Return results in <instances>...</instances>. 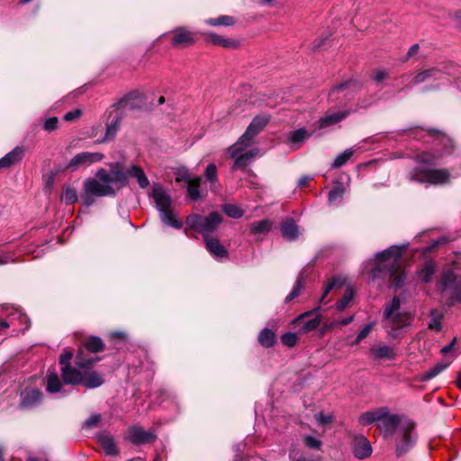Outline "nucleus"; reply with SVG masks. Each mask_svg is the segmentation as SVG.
Here are the masks:
<instances>
[{
    "mask_svg": "<svg viewBox=\"0 0 461 461\" xmlns=\"http://www.w3.org/2000/svg\"><path fill=\"white\" fill-rule=\"evenodd\" d=\"M438 157L434 154L424 152L417 156V160L420 166L416 167L409 173V179L411 181L430 184V185H443L449 181L450 175L446 169H431L427 168L425 165L433 164Z\"/></svg>",
    "mask_w": 461,
    "mask_h": 461,
    "instance_id": "20e7f679",
    "label": "nucleus"
},
{
    "mask_svg": "<svg viewBox=\"0 0 461 461\" xmlns=\"http://www.w3.org/2000/svg\"><path fill=\"white\" fill-rule=\"evenodd\" d=\"M345 283V279L343 277H333L331 278L327 285L324 288L323 294L321 297L320 298V302L322 303L325 299V297L330 294V292L335 287V286H341Z\"/></svg>",
    "mask_w": 461,
    "mask_h": 461,
    "instance_id": "4c0bfd02",
    "label": "nucleus"
},
{
    "mask_svg": "<svg viewBox=\"0 0 461 461\" xmlns=\"http://www.w3.org/2000/svg\"><path fill=\"white\" fill-rule=\"evenodd\" d=\"M258 341L265 348L272 347L276 342L275 333L271 330L265 328L258 335Z\"/></svg>",
    "mask_w": 461,
    "mask_h": 461,
    "instance_id": "c9c22d12",
    "label": "nucleus"
},
{
    "mask_svg": "<svg viewBox=\"0 0 461 461\" xmlns=\"http://www.w3.org/2000/svg\"><path fill=\"white\" fill-rule=\"evenodd\" d=\"M274 227L273 221L264 219L261 221H253L249 224V232L251 235L263 239L267 235Z\"/></svg>",
    "mask_w": 461,
    "mask_h": 461,
    "instance_id": "a211bd4d",
    "label": "nucleus"
},
{
    "mask_svg": "<svg viewBox=\"0 0 461 461\" xmlns=\"http://www.w3.org/2000/svg\"><path fill=\"white\" fill-rule=\"evenodd\" d=\"M80 114H81L80 110H74V111L67 113L64 115V120L68 121V122L73 121V120L78 118L80 116Z\"/></svg>",
    "mask_w": 461,
    "mask_h": 461,
    "instance_id": "680f3d73",
    "label": "nucleus"
},
{
    "mask_svg": "<svg viewBox=\"0 0 461 461\" xmlns=\"http://www.w3.org/2000/svg\"><path fill=\"white\" fill-rule=\"evenodd\" d=\"M414 427L413 422H404L400 433L395 437V454L398 457L405 455L412 447L416 440Z\"/></svg>",
    "mask_w": 461,
    "mask_h": 461,
    "instance_id": "6e6552de",
    "label": "nucleus"
},
{
    "mask_svg": "<svg viewBox=\"0 0 461 461\" xmlns=\"http://www.w3.org/2000/svg\"><path fill=\"white\" fill-rule=\"evenodd\" d=\"M222 210L229 217L233 219H240L243 215V211L234 204H224Z\"/></svg>",
    "mask_w": 461,
    "mask_h": 461,
    "instance_id": "79ce46f5",
    "label": "nucleus"
},
{
    "mask_svg": "<svg viewBox=\"0 0 461 461\" xmlns=\"http://www.w3.org/2000/svg\"><path fill=\"white\" fill-rule=\"evenodd\" d=\"M419 50V45L418 44H413L411 46V48L409 49L408 52H407V59L411 58V56L415 55Z\"/></svg>",
    "mask_w": 461,
    "mask_h": 461,
    "instance_id": "69168bd1",
    "label": "nucleus"
},
{
    "mask_svg": "<svg viewBox=\"0 0 461 461\" xmlns=\"http://www.w3.org/2000/svg\"><path fill=\"white\" fill-rule=\"evenodd\" d=\"M352 298L353 291L350 288H348L342 296V298L336 303L337 310L339 312L343 311L351 302Z\"/></svg>",
    "mask_w": 461,
    "mask_h": 461,
    "instance_id": "49530a36",
    "label": "nucleus"
},
{
    "mask_svg": "<svg viewBox=\"0 0 461 461\" xmlns=\"http://www.w3.org/2000/svg\"><path fill=\"white\" fill-rule=\"evenodd\" d=\"M386 77V73L384 72V71H378L375 73V80L376 82H381L382 80H384V78Z\"/></svg>",
    "mask_w": 461,
    "mask_h": 461,
    "instance_id": "774afa93",
    "label": "nucleus"
},
{
    "mask_svg": "<svg viewBox=\"0 0 461 461\" xmlns=\"http://www.w3.org/2000/svg\"><path fill=\"white\" fill-rule=\"evenodd\" d=\"M104 158V155L99 152H81L77 154L68 163L67 168L71 171H77L80 167H86L90 165L101 161Z\"/></svg>",
    "mask_w": 461,
    "mask_h": 461,
    "instance_id": "9b49d317",
    "label": "nucleus"
},
{
    "mask_svg": "<svg viewBox=\"0 0 461 461\" xmlns=\"http://www.w3.org/2000/svg\"><path fill=\"white\" fill-rule=\"evenodd\" d=\"M369 354L375 361L383 359L393 360L396 356L395 349L387 345H375L370 348Z\"/></svg>",
    "mask_w": 461,
    "mask_h": 461,
    "instance_id": "f3484780",
    "label": "nucleus"
},
{
    "mask_svg": "<svg viewBox=\"0 0 461 461\" xmlns=\"http://www.w3.org/2000/svg\"><path fill=\"white\" fill-rule=\"evenodd\" d=\"M372 453V447L369 441L363 436L356 438L354 447V455L358 459L368 457Z\"/></svg>",
    "mask_w": 461,
    "mask_h": 461,
    "instance_id": "393cba45",
    "label": "nucleus"
},
{
    "mask_svg": "<svg viewBox=\"0 0 461 461\" xmlns=\"http://www.w3.org/2000/svg\"><path fill=\"white\" fill-rule=\"evenodd\" d=\"M404 422H412L411 420L401 417L397 414H389V412L383 418L379 423V428L388 435L400 433L402 426Z\"/></svg>",
    "mask_w": 461,
    "mask_h": 461,
    "instance_id": "f8f14e48",
    "label": "nucleus"
},
{
    "mask_svg": "<svg viewBox=\"0 0 461 461\" xmlns=\"http://www.w3.org/2000/svg\"><path fill=\"white\" fill-rule=\"evenodd\" d=\"M448 366L447 364H438L432 368H430L424 375L425 379H432L437 376L439 373L445 370Z\"/></svg>",
    "mask_w": 461,
    "mask_h": 461,
    "instance_id": "8fccbe9b",
    "label": "nucleus"
},
{
    "mask_svg": "<svg viewBox=\"0 0 461 461\" xmlns=\"http://www.w3.org/2000/svg\"><path fill=\"white\" fill-rule=\"evenodd\" d=\"M58 123H59V121H58L57 117H50L45 121L44 129L49 131H53L57 128Z\"/></svg>",
    "mask_w": 461,
    "mask_h": 461,
    "instance_id": "4d7b16f0",
    "label": "nucleus"
},
{
    "mask_svg": "<svg viewBox=\"0 0 461 461\" xmlns=\"http://www.w3.org/2000/svg\"><path fill=\"white\" fill-rule=\"evenodd\" d=\"M24 150L21 147L14 148L0 159V168L9 167L18 163L23 157Z\"/></svg>",
    "mask_w": 461,
    "mask_h": 461,
    "instance_id": "a878e982",
    "label": "nucleus"
},
{
    "mask_svg": "<svg viewBox=\"0 0 461 461\" xmlns=\"http://www.w3.org/2000/svg\"><path fill=\"white\" fill-rule=\"evenodd\" d=\"M140 96V94L138 92L130 93L129 95H125L120 102L117 104L119 108L123 109H133L134 106L131 104V100H135Z\"/></svg>",
    "mask_w": 461,
    "mask_h": 461,
    "instance_id": "a18cd8bd",
    "label": "nucleus"
},
{
    "mask_svg": "<svg viewBox=\"0 0 461 461\" xmlns=\"http://www.w3.org/2000/svg\"><path fill=\"white\" fill-rule=\"evenodd\" d=\"M72 357V351L66 349L59 357V364L61 366V376L64 384L75 385V383L80 380V376L79 371L70 366Z\"/></svg>",
    "mask_w": 461,
    "mask_h": 461,
    "instance_id": "1a4fd4ad",
    "label": "nucleus"
},
{
    "mask_svg": "<svg viewBox=\"0 0 461 461\" xmlns=\"http://www.w3.org/2000/svg\"><path fill=\"white\" fill-rule=\"evenodd\" d=\"M152 197L158 212H164L171 208V196L160 184H155L153 185Z\"/></svg>",
    "mask_w": 461,
    "mask_h": 461,
    "instance_id": "ddd939ff",
    "label": "nucleus"
},
{
    "mask_svg": "<svg viewBox=\"0 0 461 461\" xmlns=\"http://www.w3.org/2000/svg\"><path fill=\"white\" fill-rule=\"evenodd\" d=\"M97 441L107 455L117 454L116 446L112 435L108 432L103 431L97 435Z\"/></svg>",
    "mask_w": 461,
    "mask_h": 461,
    "instance_id": "bb28decb",
    "label": "nucleus"
},
{
    "mask_svg": "<svg viewBox=\"0 0 461 461\" xmlns=\"http://www.w3.org/2000/svg\"><path fill=\"white\" fill-rule=\"evenodd\" d=\"M42 393L39 389H25L21 393L20 405L23 409H31L41 403Z\"/></svg>",
    "mask_w": 461,
    "mask_h": 461,
    "instance_id": "2eb2a0df",
    "label": "nucleus"
},
{
    "mask_svg": "<svg viewBox=\"0 0 461 461\" xmlns=\"http://www.w3.org/2000/svg\"><path fill=\"white\" fill-rule=\"evenodd\" d=\"M79 376L80 380L75 383V384H83L89 389L97 388L104 383V376L97 371H90L85 375L79 371Z\"/></svg>",
    "mask_w": 461,
    "mask_h": 461,
    "instance_id": "dca6fc26",
    "label": "nucleus"
},
{
    "mask_svg": "<svg viewBox=\"0 0 461 461\" xmlns=\"http://www.w3.org/2000/svg\"><path fill=\"white\" fill-rule=\"evenodd\" d=\"M388 413V408L382 407L375 409L371 411H366L363 414H361L358 418V421L363 426H368L370 424H373L375 422H379L386 414Z\"/></svg>",
    "mask_w": 461,
    "mask_h": 461,
    "instance_id": "aec40b11",
    "label": "nucleus"
},
{
    "mask_svg": "<svg viewBox=\"0 0 461 461\" xmlns=\"http://www.w3.org/2000/svg\"><path fill=\"white\" fill-rule=\"evenodd\" d=\"M373 326H374V322H369V323L366 324L364 326V328L358 333L359 339H366L369 335L371 330L373 329Z\"/></svg>",
    "mask_w": 461,
    "mask_h": 461,
    "instance_id": "052dcab7",
    "label": "nucleus"
},
{
    "mask_svg": "<svg viewBox=\"0 0 461 461\" xmlns=\"http://www.w3.org/2000/svg\"><path fill=\"white\" fill-rule=\"evenodd\" d=\"M95 178H88L84 183V203L87 206L94 203L95 196L114 195L127 184V176L120 169L106 170L100 168Z\"/></svg>",
    "mask_w": 461,
    "mask_h": 461,
    "instance_id": "f03ea898",
    "label": "nucleus"
},
{
    "mask_svg": "<svg viewBox=\"0 0 461 461\" xmlns=\"http://www.w3.org/2000/svg\"><path fill=\"white\" fill-rule=\"evenodd\" d=\"M303 279L302 277H298L296 282H295V285L293 288V290L291 291V293L285 297V302L286 303H289L291 302L293 299H294L295 297H297L302 289H303Z\"/></svg>",
    "mask_w": 461,
    "mask_h": 461,
    "instance_id": "09e8293b",
    "label": "nucleus"
},
{
    "mask_svg": "<svg viewBox=\"0 0 461 461\" xmlns=\"http://www.w3.org/2000/svg\"><path fill=\"white\" fill-rule=\"evenodd\" d=\"M62 199L67 204H73L77 201V193L76 189L67 187L62 194Z\"/></svg>",
    "mask_w": 461,
    "mask_h": 461,
    "instance_id": "de8ad7c7",
    "label": "nucleus"
},
{
    "mask_svg": "<svg viewBox=\"0 0 461 461\" xmlns=\"http://www.w3.org/2000/svg\"><path fill=\"white\" fill-rule=\"evenodd\" d=\"M193 177H190L186 168H179L176 174V182L185 181L188 183Z\"/></svg>",
    "mask_w": 461,
    "mask_h": 461,
    "instance_id": "5fc2aeb1",
    "label": "nucleus"
},
{
    "mask_svg": "<svg viewBox=\"0 0 461 461\" xmlns=\"http://www.w3.org/2000/svg\"><path fill=\"white\" fill-rule=\"evenodd\" d=\"M206 23L212 26H230L235 23V20L231 16L221 15L216 19H208Z\"/></svg>",
    "mask_w": 461,
    "mask_h": 461,
    "instance_id": "ea45409f",
    "label": "nucleus"
},
{
    "mask_svg": "<svg viewBox=\"0 0 461 461\" xmlns=\"http://www.w3.org/2000/svg\"><path fill=\"white\" fill-rule=\"evenodd\" d=\"M201 182H202V178L200 176H195V177H193L187 183V194L194 201H197L201 197V194H200Z\"/></svg>",
    "mask_w": 461,
    "mask_h": 461,
    "instance_id": "473e14b6",
    "label": "nucleus"
},
{
    "mask_svg": "<svg viewBox=\"0 0 461 461\" xmlns=\"http://www.w3.org/2000/svg\"><path fill=\"white\" fill-rule=\"evenodd\" d=\"M407 245L391 246L382 252H378L375 258L369 260L371 267L370 276L373 281L382 278L392 280L393 285L399 288L405 281V272L402 270L400 259Z\"/></svg>",
    "mask_w": 461,
    "mask_h": 461,
    "instance_id": "f257e3e1",
    "label": "nucleus"
},
{
    "mask_svg": "<svg viewBox=\"0 0 461 461\" xmlns=\"http://www.w3.org/2000/svg\"><path fill=\"white\" fill-rule=\"evenodd\" d=\"M430 321L429 322V328L439 331L441 330V319L442 314L436 309H433L429 312Z\"/></svg>",
    "mask_w": 461,
    "mask_h": 461,
    "instance_id": "58836bf2",
    "label": "nucleus"
},
{
    "mask_svg": "<svg viewBox=\"0 0 461 461\" xmlns=\"http://www.w3.org/2000/svg\"><path fill=\"white\" fill-rule=\"evenodd\" d=\"M161 221L175 229H181L182 223L176 219V217L173 214L171 208L167 209L164 212H159Z\"/></svg>",
    "mask_w": 461,
    "mask_h": 461,
    "instance_id": "f704fd0d",
    "label": "nucleus"
},
{
    "mask_svg": "<svg viewBox=\"0 0 461 461\" xmlns=\"http://www.w3.org/2000/svg\"><path fill=\"white\" fill-rule=\"evenodd\" d=\"M443 76H444L443 73H441L439 70H438L436 68H430V69H428V70H425V71H422V72L417 74L412 78V82H413V84H420V83H423V82L430 80V79H433V80L441 79L443 77Z\"/></svg>",
    "mask_w": 461,
    "mask_h": 461,
    "instance_id": "c756f323",
    "label": "nucleus"
},
{
    "mask_svg": "<svg viewBox=\"0 0 461 461\" xmlns=\"http://www.w3.org/2000/svg\"><path fill=\"white\" fill-rule=\"evenodd\" d=\"M434 274V265L432 262H427L422 269L419 273L420 278L425 282L428 283L430 281L432 276Z\"/></svg>",
    "mask_w": 461,
    "mask_h": 461,
    "instance_id": "a19ab883",
    "label": "nucleus"
},
{
    "mask_svg": "<svg viewBox=\"0 0 461 461\" xmlns=\"http://www.w3.org/2000/svg\"><path fill=\"white\" fill-rule=\"evenodd\" d=\"M63 379L60 380L58 374L54 372L48 373L46 375V391L50 393L61 392Z\"/></svg>",
    "mask_w": 461,
    "mask_h": 461,
    "instance_id": "cd10ccee",
    "label": "nucleus"
},
{
    "mask_svg": "<svg viewBox=\"0 0 461 461\" xmlns=\"http://www.w3.org/2000/svg\"><path fill=\"white\" fill-rule=\"evenodd\" d=\"M9 318H10L11 321H12L13 320L16 319V318H17V319H18L22 323H26V322L28 321V318H27L24 314H23V313H21V312H15V313H12V314L10 315V317H9Z\"/></svg>",
    "mask_w": 461,
    "mask_h": 461,
    "instance_id": "e2e57ef3",
    "label": "nucleus"
},
{
    "mask_svg": "<svg viewBox=\"0 0 461 461\" xmlns=\"http://www.w3.org/2000/svg\"><path fill=\"white\" fill-rule=\"evenodd\" d=\"M281 341L287 347H294L297 342V336L293 332H287L281 337Z\"/></svg>",
    "mask_w": 461,
    "mask_h": 461,
    "instance_id": "3c124183",
    "label": "nucleus"
},
{
    "mask_svg": "<svg viewBox=\"0 0 461 461\" xmlns=\"http://www.w3.org/2000/svg\"><path fill=\"white\" fill-rule=\"evenodd\" d=\"M258 149H250L249 151L242 150L239 152L235 157L234 164L231 167L232 171L240 169L244 170L247 166L252 161V159L257 156Z\"/></svg>",
    "mask_w": 461,
    "mask_h": 461,
    "instance_id": "4be33fe9",
    "label": "nucleus"
},
{
    "mask_svg": "<svg viewBox=\"0 0 461 461\" xmlns=\"http://www.w3.org/2000/svg\"><path fill=\"white\" fill-rule=\"evenodd\" d=\"M438 289L441 292L449 293L452 296L461 294V277L456 276L451 270L443 272L438 283Z\"/></svg>",
    "mask_w": 461,
    "mask_h": 461,
    "instance_id": "9d476101",
    "label": "nucleus"
},
{
    "mask_svg": "<svg viewBox=\"0 0 461 461\" xmlns=\"http://www.w3.org/2000/svg\"><path fill=\"white\" fill-rule=\"evenodd\" d=\"M104 348L103 340L99 337L88 338L83 346L78 348L75 363L78 368L88 369L100 360L99 357H87L86 351L91 353L101 352Z\"/></svg>",
    "mask_w": 461,
    "mask_h": 461,
    "instance_id": "0eeeda50",
    "label": "nucleus"
},
{
    "mask_svg": "<svg viewBox=\"0 0 461 461\" xmlns=\"http://www.w3.org/2000/svg\"><path fill=\"white\" fill-rule=\"evenodd\" d=\"M194 42L193 33L184 27H178L173 32L171 43L174 46H189Z\"/></svg>",
    "mask_w": 461,
    "mask_h": 461,
    "instance_id": "6ab92c4d",
    "label": "nucleus"
},
{
    "mask_svg": "<svg viewBox=\"0 0 461 461\" xmlns=\"http://www.w3.org/2000/svg\"><path fill=\"white\" fill-rule=\"evenodd\" d=\"M309 315H310V313L306 312L304 314L300 315L296 319V321L302 323L301 330L303 332H309V331L314 330L321 324V319L319 316H315L310 320H305L306 317H308Z\"/></svg>",
    "mask_w": 461,
    "mask_h": 461,
    "instance_id": "c85d7f7f",
    "label": "nucleus"
},
{
    "mask_svg": "<svg viewBox=\"0 0 461 461\" xmlns=\"http://www.w3.org/2000/svg\"><path fill=\"white\" fill-rule=\"evenodd\" d=\"M352 155H353L352 149H347L344 152L339 154L335 158V159L332 163V167H336V168L342 167L348 161V159L351 158Z\"/></svg>",
    "mask_w": 461,
    "mask_h": 461,
    "instance_id": "37998d69",
    "label": "nucleus"
},
{
    "mask_svg": "<svg viewBox=\"0 0 461 461\" xmlns=\"http://www.w3.org/2000/svg\"><path fill=\"white\" fill-rule=\"evenodd\" d=\"M128 175L130 176L135 177L140 187L141 188H146L149 184V179L146 176L144 171L140 167L132 166L128 170Z\"/></svg>",
    "mask_w": 461,
    "mask_h": 461,
    "instance_id": "72a5a7b5",
    "label": "nucleus"
},
{
    "mask_svg": "<svg viewBox=\"0 0 461 461\" xmlns=\"http://www.w3.org/2000/svg\"><path fill=\"white\" fill-rule=\"evenodd\" d=\"M223 37L214 34V33H208L206 35V41L210 43H212L214 45L221 46Z\"/></svg>",
    "mask_w": 461,
    "mask_h": 461,
    "instance_id": "13d9d810",
    "label": "nucleus"
},
{
    "mask_svg": "<svg viewBox=\"0 0 461 461\" xmlns=\"http://www.w3.org/2000/svg\"><path fill=\"white\" fill-rule=\"evenodd\" d=\"M447 242V240L446 238L442 237V238H439L437 240H434L433 243L431 244V246H429L427 250H431L432 249L438 247V245L442 244V243H446Z\"/></svg>",
    "mask_w": 461,
    "mask_h": 461,
    "instance_id": "0e129e2a",
    "label": "nucleus"
},
{
    "mask_svg": "<svg viewBox=\"0 0 461 461\" xmlns=\"http://www.w3.org/2000/svg\"><path fill=\"white\" fill-rule=\"evenodd\" d=\"M345 193V188L341 184H338L329 193V203L334 204L342 200Z\"/></svg>",
    "mask_w": 461,
    "mask_h": 461,
    "instance_id": "e433bc0d",
    "label": "nucleus"
},
{
    "mask_svg": "<svg viewBox=\"0 0 461 461\" xmlns=\"http://www.w3.org/2000/svg\"><path fill=\"white\" fill-rule=\"evenodd\" d=\"M204 177L207 181L212 183L211 188L212 189L217 184V167L214 164L212 163L206 167Z\"/></svg>",
    "mask_w": 461,
    "mask_h": 461,
    "instance_id": "c03bdc74",
    "label": "nucleus"
},
{
    "mask_svg": "<svg viewBox=\"0 0 461 461\" xmlns=\"http://www.w3.org/2000/svg\"><path fill=\"white\" fill-rule=\"evenodd\" d=\"M221 46L228 49H235L239 46V41L233 39H222Z\"/></svg>",
    "mask_w": 461,
    "mask_h": 461,
    "instance_id": "bf43d9fd",
    "label": "nucleus"
},
{
    "mask_svg": "<svg viewBox=\"0 0 461 461\" xmlns=\"http://www.w3.org/2000/svg\"><path fill=\"white\" fill-rule=\"evenodd\" d=\"M128 439L134 445L153 442L157 436L154 432L144 430L140 427H132L128 431Z\"/></svg>",
    "mask_w": 461,
    "mask_h": 461,
    "instance_id": "4468645a",
    "label": "nucleus"
},
{
    "mask_svg": "<svg viewBox=\"0 0 461 461\" xmlns=\"http://www.w3.org/2000/svg\"><path fill=\"white\" fill-rule=\"evenodd\" d=\"M354 320V315H351L349 317H347V318H342L340 320H339L337 322L339 324V325H348L349 324L350 322H352Z\"/></svg>",
    "mask_w": 461,
    "mask_h": 461,
    "instance_id": "338daca9",
    "label": "nucleus"
},
{
    "mask_svg": "<svg viewBox=\"0 0 461 461\" xmlns=\"http://www.w3.org/2000/svg\"><path fill=\"white\" fill-rule=\"evenodd\" d=\"M348 113L346 112H338L321 118L318 121L319 128H326L336 124L345 119Z\"/></svg>",
    "mask_w": 461,
    "mask_h": 461,
    "instance_id": "7c9ffc66",
    "label": "nucleus"
},
{
    "mask_svg": "<svg viewBox=\"0 0 461 461\" xmlns=\"http://www.w3.org/2000/svg\"><path fill=\"white\" fill-rule=\"evenodd\" d=\"M110 117H112V119L107 122L105 134L103 139L96 140L97 143H103L113 140L119 131L122 120L121 116L116 113L113 116L111 114Z\"/></svg>",
    "mask_w": 461,
    "mask_h": 461,
    "instance_id": "b1692460",
    "label": "nucleus"
},
{
    "mask_svg": "<svg viewBox=\"0 0 461 461\" xmlns=\"http://www.w3.org/2000/svg\"><path fill=\"white\" fill-rule=\"evenodd\" d=\"M207 250L215 258H228V250L221 244L218 239L210 237L204 239Z\"/></svg>",
    "mask_w": 461,
    "mask_h": 461,
    "instance_id": "5701e85b",
    "label": "nucleus"
},
{
    "mask_svg": "<svg viewBox=\"0 0 461 461\" xmlns=\"http://www.w3.org/2000/svg\"><path fill=\"white\" fill-rule=\"evenodd\" d=\"M304 443L308 447L313 449H319L321 446V440L312 436H306L304 438Z\"/></svg>",
    "mask_w": 461,
    "mask_h": 461,
    "instance_id": "864d4df0",
    "label": "nucleus"
},
{
    "mask_svg": "<svg viewBox=\"0 0 461 461\" xmlns=\"http://www.w3.org/2000/svg\"><path fill=\"white\" fill-rule=\"evenodd\" d=\"M100 420L101 416L99 414H93L84 422V428L88 429L96 427Z\"/></svg>",
    "mask_w": 461,
    "mask_h": 461,
    "instance_id": "603ef678",
    "label": "nucleus"
},
{
    "mask_svg": "<svg viewBox=\"0 0 461 461\" xmlns=\"http://www.w3.org/2000/svg\"><path fill=\"white\" fill-rule=\"evenodd\" d=\"M314 418L319 425H326L331 422L332 416L320 412L314 415Z\"/></svg>",
    "mask_w": 461,
    "mask_h": 461,
    "instance_id": "6e6d98bb",
    "label": "nucleus"
},
{
    "mask_svg": "<svg viewBox=\"0 0 461 461\" xmlns=\"http://www.w3.org/2000/svg\"><path fill=\"white\" fill-rule=\"evenodd\" d=\"M280 230L285 239L294 241L300 235L299 228L292 218H287L280 224Z\"/></svg>",
    "mask_w": 461,
    "mask_h": 461,
    "instance_id": "412c9836",
    "label": "nucleus"
},
{
    "mask_svg": "<svg viewBox=\"0 0 461 461\" xmlns=\"http://www.w3.org/2000/svg\"><path fill=\"white\" fill-rule=\"evenodd\" d=\"M269 121L270 117L268 115L256 116L238 141L228 149L230 157H235L239 152L250 147L254 142L255 137L263 131Z\"/></svg>",
    "mask_w": 461,
    "mask_h": 461,
    "instance_id": "423d86ee",
    "label": "nucleus"
},
{
    "mask_svg": "<svg viewBox=\"0 0 461 461\" xmlns=\"http://www.w3.org/2000/svg\"><path fill=\"white\" fill-rule=\"evenodd\" d=\"M221 222L222 216L217 212H212L206 216L194 213L186 217L187 228L185 233L188 235L187 230L191 229L201 233L203 239L210 238V234L216 231Z\"/></svg>",
    "mask_w": 461,
    "mask_h": 461,
    "instance_id": "39448f33",
    "label": "nucleus"
},
{
    "mask_svg": "<svg viewBox=\"0 0 461 461\" xmlns=\"http://www.w3.org/2000/svg\"><path fill=\"white\" fill-rule=\"evenodd\" d=\"M312 133L304 128H301L289 132L287 140L292 144H302L303 143Z\"/></svg>",
    "mask_w": 461,
    "mask_h": 461,
    "instance_id": "2f4dec72",
    "label": "nucleus"
},
{
    "mask_svg": "<svg viewBox=\"0 0 461 461\" xmlns=\"http://www.w3.org/2000/svg\"><path fill=\"white\" fill-rule=\"evenodd\" d=\"M414 312L402 307V300L394 296L384 306L382 325L390 339H400L414 320Z\"/></svg>",
    "mask_w": 461,
    "mask_h": 461,
    "instance_id": "7ed1b4c3",
    "label": "nucleus"
}]
</instances>
